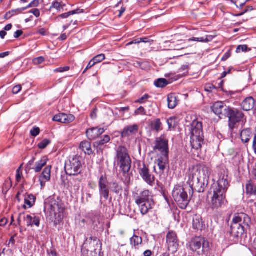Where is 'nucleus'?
Wrapping results in <instances>:
<instances>
[{
	"mask_svg": "<svg viewBox=\"0 0 256 256\" xmlns=\"http://www.w3.org/2000/svg\"><path fill=\"white\" fill-rule=\"evenodd\" d=\"M229 186L228 171L222 168L218 173L217 182L211 186L208 192V196L210 199V204L212 209L218 210L226 204V194Z\"/></svg>",
	"mask_w": 256,
	"mask_h": 256,
	"instance_id": "f257e3e1",
	"label": "nucleus"
},
{
	"mask_svg": "<svg viewBox=\"0 0 256 256\" xmlns=\"http://www.w3.org/2000/svg\"><path fill=\"white\" fill-rule=\"evenodd\" d=\"M210 172V168L204 164H197L190 168L186 174L187 184L191 189L192 195L194 190L201 192V189L208 184Z\"/></svg>",
	"mask_w": 256,
	"mask_h": 256,
	"instance_id": "f03ea898",
	"label": "nucleus"
},
{
	"mask_svg": "<svg viewBox=\"0 0 256 256\" xmlns=\"http://www.w3.org/2000/svg\"><path fill=\"white\" fill-rule=\"evenodd\" d=\"M251 220L248 216L242 213L234 217L230 232V240L236 242L250 228Z\"/></svg>",
	"mask_w": 256,
	"mask_h": 256,
	"instance_id": "7ed1b4c3",
	"label": "nucleus"
},
{
	"mask_svg": "<svg viewBox=\"0 0 256 256\" xmlns=\"http://www.w3.org/2000/svg\"><path fill=\"white\" fill-rule=\"evenodd\" d=\"M190 144L192 148L198 150L204 144V134L201 122L194 120L191 124Z\"/></svg>",
	"mask_w": 256,
	"mask_h": 256,
	"instance_id": "20e7f679",
	"label": "nucleus"
},
{
	"mask_svg": "<svg viewBox=\"0 0 256 256\" xmlns=\"http://www.w3.org/2000/svg\"><path fill=\"white\" fill-rule=\"evenodd\" d=\"M45 208L54 215L55 222L60 223L64 218V208L61 200L52 198H50L45 202Z\"/></svg>",
	"mask_w": 256,
	"mask_h": 256,
	"instance_id": "39448f33",
	"label": "nucleus"
},
{
	"mask_svg": "<svg viewBox=\"0 0 256 256\" xmlns=\"http://www.w3.org/2000/svg\"><path fill=\"white\" fill-rule=\"evenodd\" d=\"M114 161L118 163L120 170L124 174H126L130 171L131 160L126 147L120 146L116 148Z\"/></svg>",
	"mask_w": 256,
	"mask_h": 256,
	"instance_id": "423d86ee",
	"label": "nucleus"
},
{
	"mask_svg": "<svg viewBox=\"0 0 256 256\" xmlns=\"http://www.w3.org/2000/svg\"><path fill=\"white\" fill-rule=\"evenodd\" d=\"M172 194L178 206L181 209H186L190 202V198L186 188L180 185H176L172 190Z\"/></svg>",
	"mask_w": 256,
	"mask_h": 256,
	"instance_id": "0eeeda50",
	"label": "nucleus"
},
{
	"mask_svg": "<svg viewBox=\"0 0 256 256\" xmlns=\"http://www.w3.org/2000/svg\"><path fill=\"white\" fill-rule=\"evenodd\" d=\"M190 250L196 252L198 255L206 254L210 249L209 242L204 238L196 237L190 244Z\"/></svg>",
	"mask_w": 256,
	"mask_h": 256,
	"instance_id": "6e6552de",
	"label": "nucleus"
},
{
	"mask_svg": "<svg viewBox=\"0 0 256 256\" xmlns=\"http://www.w3.org/2000/svg\"><path fill=\"white\" fill-rule=\"evenodd\" d=\"M80 159V156H74L66 164L65 170L68 175L76 176L81 172L82 164Z\"/></svg>",
	"mask_w": 256,
	"mask_h": 256,
	"instance_id": "1a4fd4ad",
	"label": "nucleus"
},
{
	"mask_svg": "<svg viewBox=\"0 0 256 256\" xmlns=\"http://www.w3.org/2000/svg\"><path fill=\"white\" fill-rule=\"evenodd\" d=\"M102 250V244L99 239L96 237H90L86 239L82 248V252L85 251L96 252Z\"/></svg>",
	"mask_w": 256,
	"mask_h": 256,
	"instance_id": "9d476101",
	"label": "nucleus"
},
{
	"mask_svg": "<svg viewBox=\"0 0 256 256\" xmlns=\"http://www.w3.org/2000/svg\"><path fill=\"white\" fill-rule=\"evenodd\" d=\"M155 150L158 151L160 155L168 156V139L166 134H162L156 138Z\"/></svg>",
	"mask_w": 256,
	"mask_h": 256,
	"instance_id": "9b49d317",
	"label": "nucleus"
},
{
	"mask_svg": "<svg viewBox=\"0 0 256 256\" xmlns=\"http://www.w3.org/2000/svg\"><path fill=\"white\" fill-rule=\"evenodd\" d=\"M132 197L136 204H140L143 202L153 200L152 193L148 190L136 189L132 192Z\"/></svg>",
	"mask_w": 256,
	"mask_h": 256,
	"instance_id": "f8f14e48",
	"label": "nucleus"
},
{
	"mask_svg": "<svg viewBox=\"0 0 256 256\" xmlns=\"http://www.w3.org/2000/svg\"><path fill=\"white\" fill-rule=\"evenodd\" d=\"M138 172L146 182L150 186L153 185L154 182V176L150 174L148 166L144 162L139 164Z\"/></svg>",
	"mask_w": 256,
	"mask_h": 256,
	"instance_id": "ddd939ff",
	"label": "nucleus"
},
{
	"mask_svg": "<svg viewBox=\"0 0 256 256\" xmlns=\"http://www.w3.org/2000/svg\"><path fill=\"white\" fill-rule=\"evenodd\" d=\"M166 244L168 249L172 252H176L178 246V240L176 233L173 231H170L166 235Z\"/></svg>",
	"mask_w": 256,
	"mask_h": 256,
	"instance_id": "4468645a",
	"label": "nucleus"
},
{
	"mask_svg": "<svg viewBox=\"0 0 256 256\" xmlns=\"http://www.w3.org/2000/svg\"><path fill=\"white\" fill-rule=\"evenodd\" d=\"M108 184L106 178L104 176H102L98 182L99 191L100 196L104 197L105 200H108L109 196Z\"/></svg>",
	"mask_w": 256,
	"mask_h": 256,
	"instance_id": "2eb2a0df",
	"label": "nucleus"
},
{
	"mask_svg": "<svg viewBox=\"0 0 256 256\" xmlns=\"http://www.w3.org/2000/svg\"><path fill=\"white\" fill-rule=\"evenodd\" d=\"M244 114L242 112L233 110L229 117V126L232 129L236 122H243Z\"/></svg>",
	"mask_w": 256,
	"mask_h": 256,
	"instance_id": "dca6fc26",
	"label": "nucleus"
},
{
	"mask_svg": "<svg viewBox=\"0 0 256 256\" xmlns=\"http://www.w3.org/2000/svg\"><path fill=\"white\" fill-rule=\"evenodd\" d=\"M24 221L26 222L28 226H34L39 227L40 225V218L34 214H27L24 217Z\"/></svg>",
	"mask_w": 256,
	"mask_h": 256,
	"instance_id": "f3484780",
	"label": "nucleus"
},
{
	"mask_svg": "<svg viewBox=\"0 0 256 256\" xmlns=\"http://www.w3.org/2000/svg\"><path fill=\"white\" fill-rule=\"evenodd\" d=\"M136 205L138 206L141 214L144 216L152 209L154 205V200H152L143 202L140 204H136Z\"/></svg>",
	"mask_w": 256,
	"mask_h": 256,
	"instance_id": "a211bd4d",
	"label": "nucleus"
},
{
	"mask_svg": "<svg viewBox=\"0 0 256 256\" xmlns=\"http://www.w3.org/2000/svg\"><path fill=\"white\" fill-rule=\"evenodd\" d=\"M74 118H75L72 114L61 113L54 116L52 120L61 123L68 124L73 122Z\"/></svg>",
	"mask_w": 256,
	"mask_h": 256,
	"instance_id": "6ab92c4d",
	"label": "nucleus"
},
{
	"mask_svg": "<svg viewBox=\"0 0 256 256\" xmlns=\"http://www.w3.org/2000/svg\"><path fill=\"white\" fill-rule=\"evenodd\" d=\"M104 132L103 128H93L88 130L86 132V136L89 140H92L96 138Z\"/></svg>",
	"mask_w": 256,
	"mask_h": 256,
	"instance_id": "aec40b11",
	"label": "nucleus"
},
{
	"mask_svg": "<svg viewBox=\"0 0 256 256\" xmlns=\"http://www.w3.org/2000/svg\"><path fill=\"white\" fill-rule=\"evenodd\" d=\"M168 156L160 155V157L157 160L158 166L159 168V172H156L155 166L154 167V170L157 174H162L163 173L166 168V166L168 162Z\"/></svg>",
	"mask_w": 256,
	"mask_h": 256,
	"instance_id": "412c9836",
	"label": "nucleus"
},
{
	"mask_svg": "<svg viewBox=\"0 0 256 256\" xmlns=\"http://www.w3.org/2000/svg\"><path fill=\"white\" fill-rule=\"evenodd\" d=\"M227 106L222 102H217L214 104L212 110L216 115L222 114L224 111L226 110Z\"/></svg>",
	"mask_w": 256,
	"mask_h": 256,
	"instance_id": "4be33fe9",
	"label": "nucleus"
},
{
	"mask_svg": "<svg viewBox=\"0 0 256 256\" xmlns=\"http://www.w3.org/2000/svg\"><path fill=\"white\" fill-rule=\"evenodd\" d=\"M255 105V100L252 97L246 98L242 103L241 106L243 110L248 111L252 110Z\"/></svg>",
	"mask_w": 256,
	"mask_h": 256,
	"instance_id": "5701e85b",
	"label": "nucleus"
},
{
	"mask_svg": "<svg viewBox=\"0 0 256 256\" xmlns=\"http://www.w3.org/2000/svg\"><path fill=\"white\" fill-rule=\"evenodd\" d=\"M138 127L137 124L126 126L123 130L122 134V136H126L136 134L138 132Z\"/></svg>",
	"mask_w": 256,
	"mask_h": 256,
	"instance_id": "b1692460",
	"label": "nucleus"
},
{
	"mask_svg": "<svg viewBox=\"0 0 256 256\" xmlns=\"http://www.w3.org/2000/svg\"><path fill=\"white\" fill-rule=\"evenodd\" d=\"M51 166H48L44 168L42 174L40 176V181L42 184V180L44 182H48L50 178Z\"/></svg>",
	"mask_w": 256,
	"mask_h": 256,
	"instance_id": "393cba45",
	"label": "nucleus"
},
{
	"mask_svg": "<svg viewBox=\"0 0 256 256\" xmlns=\"http://www.w3.org/2000/svg\"><path fill=\"white\" fill-rule=\"evenodd\" d=\"M252 137V132L250 128L243 130L240 135V138L242 142H248Z\"/></svg>",
	"mask_w": 256,
	"mask_h": 256,
	"instance_id": "a878e982",
	"label": "nucleus"
},
{
	"mask_svg": "<svg viewBox=\"0 0 256 256\" xmlns=\"http://www.w3.org/2000/svg\"><path fill=\"white\" fill-rule=\"evenodd\" d=\"M192 226L195 230H202L204 227L202 218L200 216H196L193 218Z\"/></svg>",
	"mask_w": 256,
	"mask_h": 256,
	"instance_id": "bb28decb",
	"label": "nucleus"
},
{
	"mask_svg": "<svg viewBox=\"0 0 256 256\" xmlns=\"http://www.w3.org/2000/svg\"><path fill=\"white\" fill-rule=\"evenodd\" d=\"M48 161V158L46 156H43L38 162L36 163V166L32 169L36 172H40L42 168L46 165Z\"/></svg>",
	"mask_w": 256,
	"mask_h": 256,
	"instance_id": "cd10ccee",
	"label": "nucleus"
},
{
	"mask_svg": "<svg viewBox=\"0 0 256 256\" xmlns=\"http://www.w3.org/2000/svg\"><path fill=\"white\" fill-rule=\"evenodd\" d=\"M80 148L88 155H90L92 153L90 143L88 141L82 142L80 145Z\"/></svg>",
	"mask_w": 256,
	"mask_h": 256,
	"instance_id": "c85d7f7f",
	"label": "nucleus"
},
{
	"mask_svg": "<svg viewBox=\"0 0 256 256\" xmlns=\"http://www.w3.org/2000/svg\"><path fill=\"white\" fill-rule=\"evenodd\" d=\"M168 107L170 109L174 108L178 104L176 96L172 94H170L168 96Z\"/></svg>",
	"mask_w": 256,
	"mask_h": 256,
	"instance_id": "c756f323",
	"label": "nucleus"
},
{
	"mask_svg": "<svg viewBox=\"0 0 256 256\" xmlns=\"http://www.w3.org/2000/svg\"><path fill=\"white\" fill-rule=\"evenodd\" d=\"M214 38V36L210 35H205L204 36L198 38H192L188 40L189 42H211Z\"/></svg>",
	"mask_w": 256,
	"mask_h": 256,
	"instance_id": "7c9ffc66",
	"label": "nucleus"
},
{
	"mask_svg": "<svg viewBox=\"0 0 256 256\" xmlns=\"http://www.w3.org/2000/svg\"><path fill=\"white\" fill-rule=\"evenodd\" d=\"M130 240L131 245L136 248H138L142 243V238L136 235H134V236L130 238Z\"/></svg>",
	"mask_w": 256,
	"mask_h": 256,
	"instance_id": "2f4dec72",
	"label": "nucleus"
},
{
	"mask_svg": "<svg viewBox=\"0 0 256 256\" xmlns=\"http://www.w3.org/2000/svg\"><path fill=\"white\" fill-rule=\"evenodd\" d=\"M34 202H35L34 196L33 195L31 194V195L28 196L26 197L25 200H24V204H25L24 205V208H26V206H28V208H31L34 204Z\"/></svg>",
	"mask_w": 256,
	"mask_h": 256,
	"instance_id": "473e14b6",
	"label": "nucleus"
},
{
	"mask_svg": "<svg viewBox=\"0 0 256 256\" xmlns=\"http://www.w3.org/2000/svg\"><path fill=\"white\" fill-rule=\"evenodd\" d=\"M154 86L157 88H164L168 84V82L165 78H158L154 82Z\"/></svg>",
	"mask_w": 256,
	"mask_h": 256,
	"instance_id": "72a5a7b5",
	"label": "nucleus"
},
{
	"mask_svg": "<svg viewBox=\"0 0 256 256\" xmlns=\"http://www.w3.org/2000/svg\"><path fill=\"white\" fill-rule=\"evenodd\" d=\"M246 192L250 194H255L256 192V187L251 182H249L246 185Z\"/></svg>",
	"mask_w": 256,
	"mask_h": 256,
	"instance_id": "f704fd0d",
	"label": "nucleus"
},
{
	"mask_svg": "<svg viewBox=\"0 0 256 256\" xmlns=\"http://www.w3.org/2000/svg\"><path fill=\"white\" fill-rule=\"evenodd\" d=\"M161 126L162 123L160 122V120L158 118L155 120L151 124L152 129L155 130L157 132L160 130Z\"/></svg>",
	"mask_w": 256,
	"mask_h": 256,
	"instance_id": "c9c22d12",
	"label": "nucleus"
},
{
	"mask_svg": "<svg viewBox=\"0 0 256 256\" xmlns=\"http://www.w3.org/2000/svg\"><path fill=\"white\" fill-rule=\"evenodd\" d=\"M53 8L56 9L58 12H62V6H61V2L58 1L53 2L52 3L49 10H51Z\"/></svg>",
	"mask_w": 256,
	"mask_h": 256,
	"instance_id": "e433bc0d",
	"label": "nucleus"
},
{
	"mask_svg": "<svg viewBox=\"0 0 256 256\" xmlns=\"http://www.w3.org/2000/svg\"><path fill=\"white\" fill-rule=\"evenodd\" d=\"M110 137L108 135H105L103 138L96 142L98 146H102L105 144L108 143L110 141Z\"/></svg>",
	"mask_w": 256,
	"mask_h": 256,
	"instance_id": "4c0bfd02",
	"label": "nucleus"
},
{
	"mask_svg": "<svg viewBox=\"0 0 256 256\" xmlns=\"http://www.w3.org/2000/svg\"><path fill=\"white\" fill-rule=\"evenodd\" d=\"M112 191L118 194L122 190V188L119 186L118 183L114 182L110 184Z\"/></svg>",
	"mask_w": 256,
	"mask_h": 256,
	"instance_id": "58836bf2",
	"label": "nucleus"
},
{
	"mask_svg": "<svg viewBox=\"0 0 256 256\" xmlns=\"http://www.w3.org/2000/svg\"><path fill=\"white\" fill-rule=\"evenodd\" d=\"M105 55L104 54H100L94 56L92 60L95 64L100 62L105 59Z\"/></svg>",
	"mask_w": 256,
	"mask_h": 256,
	"instance_id": "ea45409f",
	"label": "nucleus"
},
{
	"mask_svg": "<svg viewBox=\"0 0 256 256\" xmlns=\"http://www.w3.org/2000/svg\"><path fill=\"white\" fill-rule=\"evenodd\" d=\"M250 50V48H248L246 45H239L236 49V52L240 53V52H246Z\"/></svg>",
	"mask_w": 256,
	"mask_h": 256,
	"instance_id": "a19ab883",
	"label": "nucleus"
},
{
	"mask_svg": "<svg viewBox=\"0 0 256 256\" xmlns=\"http://www.w3.org/2000/svg\"><path fill=\"white\" fill-rule=\"evenodd\" d=\"M176 120V117H171L167 120V123L170 129L175 127Z\"/></svg>",
	"mask_w": 256,
	"mask_h": 256,
	"instance_id": "79ce46f5",
	"label": "nucleus"
},
{
	"mask_svg": "<svg viewBox=\"0 0 256 256\" xmlns=\"http://www.w3.org/2000/svg\"><path fill=\"white\" fill-rule=\"evenodd\" d=\"M50 142L48 139H44L40 142L38 144V147L40 149L46 148L50 144Z\"/></svg>",
	"mask_w": 256,
	"mask_h": 256,
	"instance_id": "37998d69",
	"label": "nucleus"
},
{
	"mask_svg": "<svg viewBox=\"0 0 256 256\" xmlns=\"http://www.w3.org/2000/svg\"><path fill=\"white\" fill-rule=\"evenodd\" d=\"M134 114L136 115L144 116L146 114V111L144 107L140 106L135 110Z\"/></svg>",
	"mask_w": 256,
	"mask_h": 256,
	"instance_id": "c03bdc74",
	"label": "nucleus"
},
{
	"mask_svg": "<svg viewBox=\"0 0 256 256\" xmlns=\"http://www.w3.org/2000/svg\"><path fill=\"white\" fill-rule=\"evenodd\" d=\"M150 96L148 94H145L144 96H143L142 97H141L138 100L135 101L136 103H139V104H143L144 103L146 100L149 98Z\"/></svg>",
	"mask_w": 256,
	"mask_h": 256,
	"instance_id": "a18cd8bd",
	"label": "nucleus"
},
{
	"mask_svg": "<svg viewBox=\"0 0 256 256\" xmlns=\"http://www.w3.org/2000/svg\"><path fill=\"white\" fill-rule=\"evenodd\" d=\"M44 61V58L42 56H40L33 59L32 62L34 64H42Z\"/></svg>",
	"mask_w": 256,
	"mask_h": 256,
	"instance_id": "49530a36",
	"label": "nucleus"
},
{
	"mask_svg": "<svg viewBox=\"0 0 256 256\" xmlns=\"http://www.w3.org/2000/svg\"><path fill=\"white\" fill-rule=\"evenodd\" d=\"M188 70V65H182L180 68L179 69L178 72H183V76H185Z\"/></svg>",
	"mask_w": 256,
	"mask_h": 256,
	"instance_id": "de8ad7c7",
	"label": "nucleus"
},
{
	"mask_svg": "<svg viewBox=\"0 0 256 256\" xmlns=\"http://www.w3.org/2000/svg\"><path fill=\"white\" fill-rule=\"evenodd\" d=\"M40 132V130L38 127L34 128L30 131V134L33 136H36L39 134Z\"/></svg>",
	"mask_w": 256,
	"mask_h": 256,
	"instance_id": "09e8293b",
	"label": "nucleus"
},
{
	"mask_svg": "<svg viewBox=\"0 0 256 256\" xmlns=\"http://www.w3.org/2000/svg\"><path fill=\"white\" fill-rule=\"evenodd\" d=\"M70 68L69 66H64L62 68H58L54 70V72H67L70 70Z\"/></svg>",
	"mask_w": 256,
	"mask_h": 256,
	"instance_id": "8fccbe9b",
	"label": "nucleus"
},
{
	"mask_svg": "<svg viewBox=\"0 0 256 256\" xmlns=\"http://www.w3.org/2000/svg\"><path fill=\"white\" fill-rule=\"evenodd\" d=\"M252 10H253V8L252 6H248L246 7V8L241 13L235 14V16H242L244 15V14H246L248 12H251Z\"/></svg>",
	"mask_w": 256,
	"mask_h": 256,
	"instance_id": "3c124183",
	"label": "nucleus"
},
{
	"mask_svg": "<svg viewBox=\"0 0 256 256\" xmlns=\"http://www.w3.org/2000/svg\"><path fill=\"white\" fill-rule=\"evenodd\" d=\"M248 204L252 208V210H256V202L254 200H250L248 201Z\"/></svg>",
	"mask_w": 256,
	"mask_h": 256,
	"instance_id": "603ef678",
	"label": "nucleus"
},
{
	"mask_svg": "<svg viewBox=\"0 0 256 256\" xmlns=\"http://www.w3.org/2000/svg\"><path fill=\"white\" fill-rule=\"evenodd\" d=\"M248 0H242V2H240V0H237L235 2V4L238 8H241L243 7V6L245 4L246 1Z\"/></svg>",
	"mask_w": 256,
	"mask_h": 256,
	"instance_id": "864d4df0",
	"label": "nucleus"
},
{
	"mask_svg": "<svg viewBox=\"0 0 256 256\" xmlns=\"http://www.w3.org/2000/svg\"><path fill=\"white\" fill-rule=\"evenodd\" d=\"M84 10L80 9V8H77L76 10L69 12L70 16L74 15V14H82V13H84Z\"/></svg>",
	"mask_w": 256,
	"mask_h": 256,
	"instance_id": "5fc2aeb1",
	"label": "nucleus"
},
{
	"mask_svg": "<svg viewBox=\"0 0 256 256\" xmlns=\"http://www.w3.org/2000/svg\"><path fill=\"white\" fill-rule=\"evenodd\" d=\"M22 90V86L20 84H18L14 86L12 90L14 94H18Z\"/></svg>",
	"mask_w": 256,
	"mask_h": 256,
	"instance_id": "6e6d98bb",
	"label": "nucleus"
},
{
	"mask_svg": "<svg viewBox=\"0 0 256 256\" xmlns=\"http://www.w3.org/2000/svg\"><path fill=\"white\" fill-rule=\"evenodd\" d=\"M28 13L32 14L36 17L38 18L40 16V11L38 8H34L28 12Z\"/></svg>",
	"mask_w": 256,
	"mask_h": 256,
	"instance_id": "4d7b16f0",
	"label": "nucleus"
},
{
	"mask_svg": "<svg viewBox=\"0 0 256 256\" xmlns=\"http://www.w3.org/2000/svg\"><path fill=\"white\" fill-rule=\"evenodd\" d=\"M39 4L38 1L37 0H34L32 2L28 5L27 6V8H30L32 6H38Z\"/></svg>",
	"mask_w": 256,
	"mask_h": 256,
	"instance_id": "13d9d810",
	"label": "nucleus"
},
{
	"mask_svg": "<svg viewBox=\"0 0 256 256\" xmlns=\"http://www.w3.org/2000/svg\"><path fill=\"white\" fill-rule=\"evenodd\" d=\"M230 56H231V52L230 50H228V52H226L225 54L224 55V56L222 58V60L225 61V60H227Z\"/></svg>",
	"mask_w": 256,
	"mask_h": 256,
	"instance_id": "bf43d9fd",
	"label": "nucleus"
},
{
	"mask_svg": "<svg viewBox=\"0 0 256 256\" xmlns=\"http://www.w3.org/2000/svg\"><path fill=\"white\" fill-rule=\"evenodd\" d=\"M20 168L21 166L16 170V180L18 182H19L20 180L22 178L20 172Z\"/></svg>",
	"mask_w": 256,
	"mask_h": 256,
	"instance_id": "052dcab7",
	"label": "nucleus"
},
{
	"mask_svg": "<svg viewBox=\"0 0 256 256\" xmlns=\"http://www.w3.org/2000/svg\"><path fill=\"white\" fill-rule=\"evenodd\" d=\"M70 14L68 12H66V13H64V14H62L60 15H59L58 16V18H68L69 16H70Z\"/></svg>",
	"mask_w": 256,
	"mask_h": 256,
	"instance_id": "680f3d73",
	"label": "nucleus"
},
{
	"mask_svg": "<svg viewBox=\"0 0 256 256\" xmlns=\"http://www.w3.org/2000/svg\"><path fill=\"white\" fill-rule=\"evenodd\" d=\"M81 178H76V182L77 181L78 182V183L77 184H76L74 186V190H78L80 188V183L81 181Z\"/></svg>",
	"mask_w": 256,
	"mask_h": 256,
	"instance_id": "e2e57ef3",
	"label": "nucleus"
},
{
	"mask_svg": "<svg viewBox=\"0 0 256 256\" xmlns=\"http://www.w3.org/2000/svg\"><path fill=\"white\" fill-rule=\"evenodd\" d=\"M22 34H23V32L22 30H18L14 34V38H19L20 36H22Z\"/></svg>",
	"mask_w": 256,
	"mask_h": 256,
	"instance_id": "0e129e2a",
	"label": "nucleus"
},
{
	"mask_svg": "<svg viewBox=\"0 0 256 256\" xmlns=\"http://www.w3.org/2000/svg\"><path fill=\"white\" fill-rule=\"evenodd\" d=\"M8 222V220L6 218H2L0 220V226H5Z\"/></svg>",
	"mask_w": 256,
	"mask_h": 256,
	"instance_id": "69168bd1",
	"label": "nucleus"
},
{
	"mask_svg": "<svg viewBox=\"0 0 256 256\" xmlns=\"http://www.w3.org/2000/svg\"><path fill=\"white\" fill-rule=\"evenodd\" d=\"M95 64H94V62L92 60H90V62H89L87 66L86 67V70H88V69L91 68Z\"/></svg>",
	"mask_w": 256,
	"mask_h": 256,
	"instance_id": "338daca9",
	"label": "nucleus"
},
{
	"mask_svg": "<svg viewBox=\"0 0 256 256\" xmlns=\"http://www.w3.org/2000/svg\"><path fill=\"white\" fill-rule=\"evenodd\" d=\"M252 148L254 149V153L256 154V136H254V138Z\"/></svg>",
	"mask_w": 256,
	"mask_h": 256,
	"instance_id": "774afa93",
	"label": "nucleus"
}]
</instances>
